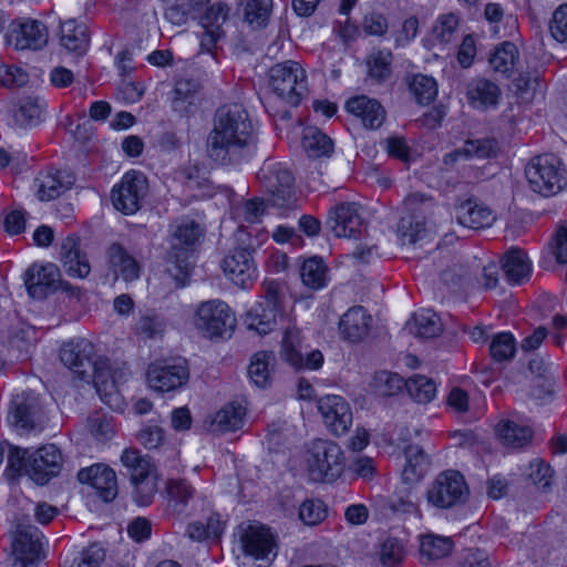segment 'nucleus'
I'll return each instance as SVG.
<instances>
[{"mask_svg":"<svg viewBox=\"0 0 567 567\" xmlns=\"http://www.w3.org/2000/svg\"><path fill=\"white\" fill-rule=\"evenodd\" d=\"M284 309L266 306L258 302L255 308L248 311L246 324L248 329L255 330L259 334H267L277 326L278 318L282 317Z\"/></svg>","mask_w":567,"mask_h":567,"instance_id":"bb28decb","label":"nucleus"},{"mask_svg":"<svg viewBox=\"0 0 567 567\" xmlns=\"http://www.w3.org/2000/svg\"><path fill=\"white\" fill-rule=\"evenodd\" d=\"M406 328L417 338L432 339L442 332V322L434 311L424 309L413 315L412 320L406 323Z\"/></svg>","mask_w":567,"mask_h":567,"instance_id":"c756f323","label":"nucleus"},{"mask_svg":"<svg viewBox=\"0 0 567 567\" xmlns=\"http://www.w3.org/2000/svg\"><path fill=\"white\" fill-rule=\"evenodd\" d=\"M300 344L299 329L296 326H288L281 343V355L292 367H301L303 364V355L299 350Z\"/></svg>","mask_w":567,"mask_h":567,"instance_id":"ea45409f","label":"nucleus"},{"mask_svg":"<svg viewBox=\"0 0 567 567\" xmlns=\"http://www.w3.org/2000/svg\"><path fill=\"white\" fill-rule=\"evenodd\" d=\"M237 326L234 311L224 301L215 302V339L231 338Z\"/></svg>","mask_w":567,"mask_h":567,"instance_id":"58836bf2","label":"nucleus"},{"mask_svg":"<svg viewBox=\"0 0 567 567\" xmlns=\"http://www.w3.org/2000/svg\"><path fill=\"white\" fill-rule=\"evenodd\" d=\"M405 464L402 480L408 484L417 483L430 468V458L420 445H409L404 450Z\"/></svg>","mask_w":567,"mask_h":567,"instance_id":"a878e982","label":"nucleus"},{"mask_svg":"<svg viewBox=\"0 0 567 567\" xmlns=\"http://www.w3.org/2000/svg\"><path fill=\"white\" fill-rule=\"evenodd\" d=\"M203 83L194 79H181L174 87V102H187L189 106L199 105L203 101Z\"/></svg>","mask_w":567,"mask_h":567,"instance_id":"37998d69","label":"nucleus"},{"mask_svg":"<svg viewBox=\"0 0 567 567\" xmlns=\"http://www.w3.org/2000/svg\"><path fill=\"white\" fill-rule=\"evenodd\" d=\"M59 40L62 48L78 55L84 54L90 43L86 27L75 20L61 23Z\"/></svg>","mask_w":567,"mask_h":567,"instance_id":"393cba45","label":"nucleus"},{"mask_svg":"<svg viewBox=\"0 0 567 567\" xmlns=\"http://www.w3.org/2000/svg\"><path fill=\"white\" fill-rule=\"evenodd\" d=\"M134 487L133 499L138 506H147L153 502V498L157 492V478L152 472L146 475H142L136 480H131Z\"/></svg>","mask_w":567,"mask_h":567,"instance_id":"49530a36","label":"nucleus"},{"mask_svg":"<svg viewBox=\"0 0 567 567\" xmlns=\"http://www.w3.org/2000/svg\"><path fill=\"white\" fill-rule=\"evenodd\" d=\"M245 21L252 29H261L269 20L272 0H241Z\"/></svg>","mask_w":567,"mask_h":567,"instance_id":"e433bc0d","label":"nucleus"},{"mask_svg":"<svg viewBox=\"0 0 567 567\" xmlns=\"http://www.w3.org/2000/svg\"><path fill=\"white\" fill-rule=\"evenodd\" d=\"M518 58V50L512 42H504L497 47L489 58V63L496 72L507 73Z\"/></svg>","mask_w":567,"mask_h":567,"instance_id":"09e8293b","label":"nucleus"},{"mask_svg":"<svg viewBox=\"0 0 567 567\" xmlns=\"http://www.w3.org/2000/svg\"><path fill=\"white\" fill-rule=\"evenodd\" d=\"M146 190L147 179H122L112 189L113 206L125 215L134 214Z\"/></svg>","mask_w":567,"mask_h":567,"instance_id":"aec40b11","label":"nucleus"},{"mask_svg":"<svg viewBox=\"0 0 567 567\" xmlns=\"http://www.w3.org/2000/svg\"><path fill=\"white\" fill-rule=\"evenodd\" d=\"M135 330L143 339H155L162 336L164 322L158 316H142L136 322Z\"/></svg>","mask_w":567,"mask_h":567,"instance_id":"e2e57ef3","label":"nucleus"},{"mask_svg":"<svg viewBox=\"0 0 567 567\" xmlns=\"http://www.w3.org/2000/svg\"><path fill=\"white\" fill-rule=\"evenodd\" d=\"M371 327L372 317L362 306L349 308L338 323L340 337L350 343L363 341L369 336Z\"/></svg>","mask_w":567,"mask_h":567,"instance_id":"a211bd4d","label":"nucleus"},{"mask_svg":"<svg viewBox=\"0 0 567 567\" xmlns=\"http://www.w3.org/2000/svg\"><path fill=\"white\" fill-rule=\"evenodd\" d=\"M549 33L558 43H567V3L559 6L549 21Z\"/></svg>","mask_w":567,"mask_h":567,"instance_id":"052dcab7","label":"nucleus"},{"mask_svg":"<svg viewBox=\"0 0 567 567\" xmlns=\"http://www.w3.org/2000/svg\"><path fill=\"white\" fill-rule=\"evenodd\" d=\"M373 385L378 395L391 396L399 393L405 386V382L396 373L380 371L374 375Z\"/></svg>","mask_w":567,"mask_h":567,"instance_id":"603ef678","label":"nucleus"},{"mask_svg":"<svg viewBox=\"0 0 567 567\" xmlns=\"http://www.w3.org/2000/svg\"><path fill=\"white\" fill-rule=\"evenodd\" d=\"M455 216L458 224L471 229L489 227L496 219L488 206L472 197L456 205Z\"/></svg>","mask_w":567,"mask_h":567,"instance_id":"4be33fe9","label":"nucleus"},{"mask_svg":"<svg viewBox=\"0 0 567 567\" xmlns=\"http://www.w3.org/2000/svg\"><path fill=\"white\" fill-rule=\"evenodd\" d=\"M327 516V509L319 499H307L299 508V518L303 524L313 526L321 523Z\"/></svg>","mask_w":567,"mask_h":567,"instance_id":"13d9d810","label":"nucleus"},{"mask_svg":"<svg viewBox=\"0 0 567 567\" xmlns=\"http://www.w3.org/2000/svg\"><path fill=\"white\" fill-rule=\"evenodd\" d=\"M515 340L508 332L496 334L489 344L491 355L498 362L512 359L515 354Z\"/></svg>","mask_w":567,"mask_h":567,"instance_id":"6e6d98bb","label":"nucleus"},{"mask_svg":"<svg viewBox=\"0 0 567 567\" xmlns=\"http://www.w3.org/2000/svg\"><path fill=\"white\" fill-rule=\"evenodd\" d=\"M275 361V354L270 351L257 352L250 361L248 374L251 381L259 388H266L271 383L270 364Z\"/></svg>","mask_w":567,"mask_h":567,"instance_id":"4c0bfd02","label":"nucleus"},{"mask_svg":"<svg viewBox=\"0 0 567 567\" xmlns=\"http://www.w3.org/2000/svg\"><path fill=\"white\" fill-rule=\"evenodd\" d=\"M244 553L250 556L257 567H268L277 556V542L269 528L249 524L240 537Z\"/></svg>","mask_w":567,"mask_h":567,"instance_id":"9d476101","label":"nucleus"},{"mask_svg":"<svg viewBox=\"0 0 567 567\" xmlns=\"http://www.w3.org/2000/svg\"><path fill=\"white\" fill-rule=\"evenodd\" d=\"M42 113V103L38 99L29 96L20 101L16 118L21 124L34 125L41 120Z\"/></svg>","mask_w":567,"mask_h":567,"instance_id":"4d7b16f0","label":"nucleus"},{"mask_svg":"<svg viewBox=\"0 0 567 567\" xmlns=\"http://www.w3.org/2000/svg\"><path fill=\"white\" fill-rule=\"evenodd\" d=\"M550 251L559 264H567V228L559 226L551 239Z\"/></svg>","mask_w":567,"mask_h":567,"instance_id":"774afa93","label":"nucleus"},{"mask_svg":"<svg viewBox=\"0 0 567 567\" xmlns=\"http://www.w3.org/2000/svg\"><path fill=\"white\" fill-rule=\"evenodd\" d=\"M167 3L165 18L172 24L182 25L189 19L202 28L197 32L199 50L193 62L200 63L203 55L213 54V3L210 0H164Z\"/></svg>","mask_w":567,"mask_h":567,"instance_id":"7ed1b4c3","label":"nucleus"},{"mask_svg":"<svg viewBox=\"0 0 567 567\" xmlns=\"http://www.w3.org/2000/svg\"><path fill=\"white\" fill-rule=\"evenodd\" d=\"M226 277L240 288L248 287L256 278L257 268L252 254L247 248L235 249L221 261Z\"/></svg>","mask_w":567,"mask_h":567,"instance_id":"dca6fc26","label":"nucleus"},{"mask_svg":"<svg viewBox=\"0 0 567 567\" xmlns=\"http://www.w3.org/2000/svg\"><path fill=\"white\" fill-rule=\"evenodd\" d=\"M468 487L464 476L453 470L440 473L426 492L427 503L436 508L447 509L465 502Z\"/></svg>","mask_w":567,"mask_h":567,"instance_id":"6e6552de","label":"nucleus"},{"mask_svg":"<svg viewBox=\"0 0 567 567\" xmlns=\"http://www.w3.org/2000/svg\"><path fill=\"white\" fill-rule=\"evenodd\" d=\"M302 146L310 157L329 156L333 152L332 140L316 127L305 130Z\"/></svg>","mask_w":567,"mask_h":567,"instance_id":"c9c22d12","label":"nucleus"},{"mask_svg":"<svg viewBox=\"0 0 567 567\" xmlns=\"http://www.w3.org/2000/svg\"><path fill=\"white\" fill-rule=\"evenodd\" d=\"M408 83L419 104H430L437 95L436 82L431 76L415 74Z\"/></svg>","mask_w":567,"mask_h":567,"instance_id":"c03bdc74","label":"nucleus"},{"mask_svg":"<svg viewBox=\"0 0 567 567\" xmlns=\"http://www.w3.org/2000/svg\"><path fill=\"white\" fill-rule=\"evenodd\" d=\"M190 323L198 334L213 338V302L202 301L194 309Z\"/></svg>","mask_w":567,"mask_h":567,"instance_id":"de8ad7c7","label":"nucleus"},{"mask_svg":"<svg viewBox=\"0 0 567 567\" xmlns=\"http://www.w3.org/2000/svg\"><path fill=\"white\" fill-rule=\"evenodd\" d=\"M94 344L84 338L64 342L60 349L61 362L81 379H93L100 399L113 410L123 405L117 382L118 378L106 359H94Z\"/></svg>","mask_w":567,"mask_h":567,"instance_id":"f257e3e1","label":"nucleus"},{"mask_svg":"<svg viewBox=\"0 0 567 567\" xmlns=\"http://www.w3.org/2000/svg\"><path fill=\"white\" fill-rule=\"evenodd\" d=\"M72 187V182L66 179H41L34 185L35 195L41 202H49L60 197Z\"/></svg>","mask_w":567,"mask_h":567,"instance_id":"5fc2aeb1","label":"nucleus"},{"mask_svg":"<svg viewBox=\"0 0 567 567\" xmlns=\"http://www.w3.org/2000/svg\"><path fill=\"white\" fill-rule=\"evenodd\" d=\"M502 269L511 284L520 285L530 276L527 255L520 249H511L503 259Z\"/></svg>","mask_w":567,"mask_h":567,"instance_id":"c85d7f7f","label":"nucleus"},{"mask_svg":"<svg viewBox=\"0 0 567 567\" xmlns=\"http://www.w3.org/2000/svg\"><path fill=\"white\" fill-rule=\"evenodd\" d=\"M453 542L449 537L423 535L420 543V555L426 561L442 559L451 554Z\"/></svg>","mask_w":567,"mask_h":567,"instance_id":"f704fd0d","label":"nucleus"},{"mask_svg":"<svg viewBox=\"0 0 567 567\" xmlns=\"http://www.w3.org/2000/svg\"><path fill=\"white\" fill-rule=\"evenodd\" d=\"M104 558V549L97 544H92L80 554V557L70 567H100Z\"/></svg>","mask_w":567,"mask_h":567,"instance_id":"69168bd1","label":"nucleus"},{"mask_svg":"<svg viewBox=\"0 0 567 567\" xmlns=\"http://www.w3.org/2000/svg\"><path fill=\"white\" fill-rule=\"evenodd\" d=\"M146 377L152 390L164 393L183 386L189 371L185 359L157 360L148 365Z\"/></svg>","mask_w":567,"mask_h":567,"instance_id":"1a4fd4ad","label":"nucleus"},{"mask_svg":"<svg viewBox=\"0 0 567 567\" xmlns=\"http://www.w3.org/2000/svg\"><path fill=\"white\" fill-rule=\"evenodd\" d=\"M61 261L66 274L74 278H85L91 272L86 254L81 249V240L70 235L61 244Z\"/></svg>","mask_w":567,"mask_h":567,"instance_id":"5701e85b","label":"nucleus"},{"mask_svg":"<svg viewBox=\"0 0 567 567\" xmlns=\"http://www.w3.org/2000/svg\"><path fill=\"white\" fill-rule=\"evenodd\" d=\"M268 86L285 104L296 107L308 93L306 71L292 60L276 63L268 71Z\"/></svg>","mask_w":567,"mask_h":567,"instance_id":"423d86ee","label":"nucleus"},{"mask_svg":"<svg viewBox=\"0 0 567 567\" xmlns=\"http://www.w3.org/2000/svg\"><path fill=\"white\" fill-rule=\"evenodd\" d=\"M391 61L390 51H373L367 60L369 75L378 81L386 79L391 74Z\"/></svg>","mask_w":567,"mask_h":567,"instance_id":"864d4df0","label":"nucleus"},{"mask_svg":"<svg viewBox=\"0 0 567 567\" xmlns=\"http://www.w3.org/2000/svg\"><path fill=\"white\" fill-rule=\"evenodd\" d=\"M203 235L202 226L192 219H183L173 233L166 270L178 288L185 287L188 282L192 270L190 257Z\"/></svg>","mask_w":567,"mask_h":567,"instance_id":"20e7f679","label":"nucleus"},{"mask_svg":"<svg viewBox=\"0 0 567 567\" xmlns=\"http://www.w3.org/2000/svg\"><path fill=\"white\" fill-rule=\"evenodd\" d=\"M121 463L128 470L131 480L153 472L150 458L135 449H125L121 455Z\"/></svg>","mask_w":567,"mask_h":567,"instance_id":"a18cd8bd","label":"nucleus"},{"mask_svg":"<svg viewBox=\"0 0 567 567\" xmlns=\"http://www.w3.org/2000/svg\"><path fill=\"white\" fill-rule=\"evenodd\" d=\"M33 403L24 395H17L9 412L10 423L21 430H30L33 427L32 420Z\"/></svg>","mask_w":567,"mask_h":567,"instance_id":"79ce46f5","label":"nucleus"},{"mask_svg":"<svg viewBox=\"0 0 567 567\" xmlns=\"http://www.w3.org/2000/svg\"><path fill=\"white\" fill-rule=\"evenodd\" d=\"M261 288L264 291V300L261 302L272 308L284 309L282 300L285 292L280 282L272 279H266L262 281Z\"/></svg>","mask_w":567,"mask_h":567,"instance_id":"0e129e2a","label":"nucleus"},{"mask_svg":"<svg viewBox=\"0 0 567 567\" xmlns=\"http://www.w3.org/2000/svg\"><path fill=\"white\" fill-rule=\"evenodd\" d=\"M409 395L417 403H429L436 394V385L425 375L415 374L405 381Z\"/></svg>","mask_w":567,"mask_h":567,"instance_id":"a19ab883","label":"nucleus"},{"mask_svg":"<svg viewBox=\"0 0 567 567\" xmlns=\"http://www.w3.org/2000/svg\"><path fill=\"white\" fill-rule=\"evenodd\" d=\"M347 111L359 117L367 128L380 127L385 118V111L382 105L365 95L353 96L346 104Z\"/></svg>","mask_w":567,"mask_h":567,"instance_id":"b1692460","label":"nucleus"},{"mask_svg":"<svg viewBox=\"0 0 567 567\" xmlns=\"http://www.w3.org/2000/svg\"><path fill=\"white\" fill-rule=\"evenodd\" d=\"M346 457L333 441L317 439L307 453V471L313 482H333L344 471Z\"/></svg>","mask_w":567,"mask_h":567,"instance_id":"0eeeda50","label":"nucleus"},{"mask_svg":"<svg viewBox=\"0 0 567 567\" xmlns=\"http://www.w3.org/2000/svg\"><path fill=\"white\" fill-rule=\"evenodd\" d=\"M246 408L239 402H229L215 414L216 432H235L244 425Z\"/></svg>","mask_w":567,"mask_h":567,"instance_id":"72a5a7b5","label":"nucleus"},{"mask_svg":"<svg viewBox=\"0 0 567 567\" xmlns=\"http://www.w3.org/2000/svg\"><path fill=\"white\" fill-rule=\"evenodd\" d=\"M168 505L181 512L194 496V488L184 480L169 481L167 483Z\"/></svg>","mask_w":567,"mask_h":567,"instance_id":"8fccbe9b","label":"nucleus"},{"mask_svg":"<svg viewBox=\"0 0 567 567\" xmlns=\"http://www.w3.org/2000/svg\"><path fill=\"white\" fill-rule=\"evenodd\" d=\"M327 225L339 238H355L363 230V220L354 203H341L331 208Z\"/></svg>","mask_w":567,"mask_h":567,"instance_id":"2eb2a0df","label":"nucleus"},{"mask_svg":"<svg viewBox=\"0 0 567 567\" xmlns=\"http://www.w3.org/2000/svg\"><path fill=\"white\" fill-rule=\"evenodd\" d=\"M465 158H487L497 152V143L492 138L468 140L464 144Z\"/></svg>","mask_w":567,"mask_h":567,"instance_id":"bf43d9fd","label":"nucleus"},{"mask_svg":"<svg viewBox=\"0 0 567 567\" xmlns=\"http://www.w3.org/2000/svg\"><path fill=\"white\" fill-rule=\"evenodd\" d=\"M499 93L498 86L485 79H476L467 84L466 95L470 103L475 107L496 105Z\"/></svg>","mask_w":567,"mask_h":567,"instance_id":"7c9ffc66","label":"nucleus"},{"mask_svg":"<svg viewBox=\"0 0 567 567\" xmlns=\"http://www.w3.org/2000/svg\"><path fill=\"white\" fill-rule=\"evenodd\" d=\"M404 206L406 214L400 218L396 231L403 245H414L431 229L436 204L431 195L411 193Z\"/></svg>","mask_w":567,"mask_h":567,"instance_id":"39448f33","label":"nucleus"},{"mask_svg":"<svg viewBox=\"0 0 567 567\" xmlns=\"http://www.w3.org/2000/svg\"><path fill=\"white\" fill-rule=\"evenodd\" d=\"M213 508L208 505L203 518L188 523L185 535L195 543H208L212 535Z\"/></svg>","mask_w":567,"mask_h":567,"instance_id":"3c124183","label":"nucleus"},{"mask_svg":"<svg viewBox=\"0 0 567 567\" xmlns=\"http://www.w3.org/2000/svg\"><path fill=\"white\" fill-rule=\"evenodd\" d=\"M42 538L34 526L19 528L12 543L13 567H35L42 556Z\"/></svg>","mask_w":567,"mask_h":567,"instance_id":"ddd939ff","label":"nucleus"},{"mask_svg":"<svg viewBox=\"0 0 567 567\" xmlns=\"http://www.w3.org/2000/svg\"><path fill=\"white\" fill-rule=\"evenodd\" d=\"M495 433L503 445L513 449L525 446L533 437V431L529 426L518 424L512 420L499 421L495 427Z\"/></svg>","mask_w":567,"mask_h":567,"instance_id":"cd10ccee","label":"nucleus"},{"mask_svg":"<svg viewBox=\"0 0 567 567\" xmlns=\"http://www.w3.org/2000/svg\"><path fill=\"white\" fill-rule=\"evenodd\" d=\"M89 430L99 440H109L114 434L111 419L100 413L89 417Z\"/></svg>","mask_w":567,"mask_h":567,"instance_id":"338daca9","label":"nucleus"},{"mask_svg":"<svg viewBox=\"0 0 567 567\" xmlns=\"http://www.w3.org/2000/svg\"><path fill=\"white\" fill-rule=\"evenodd\" d=\"M6 38L16 50L37 51L48 43V30L39 20L22 18L11 22Z\"/></svg>","mask_w":567,"mask_h":567,"instance_id":"9b49d317","label":"nucleus"},{"mask_svg":"<svg viewBox=\"0 0 567 567\" xmlns=\"http://www.w3.org/2000/svg\"><path fill=\"white\" fill-rule=\"evenodd\" d=\"M28 293L34 299H43L55 292L61 286V274L56 265H31L24 275Z\"/></svg>","mask_w":567,"mask_h":567,"instance_id":"f8f14e48","label":"nucleus"},{"mask_svg":"<svg viewBox=\"0 0 567 567\" xmlns=\"http://www.w3.org/2000/svg\"><path fill=\"white\" fill-rule=\"evenodd\" d=\"M109 269L115 278H122L126 282L135 281L141 276V264L121 244L113 243L106 250Z\"/></svg>","mask_w":567,"mask_h":567,"instance_id":"412c9836","label":"nucleus"},{"mask_svg":"<svg viewBox=\"0 0 567 567\" xmlns=\"http://www.w3.org/2000/svg\"><path fill=\"white\" fill-rule=\"evenodd\" d=\"M254 145L248 112L237 103L220 106L215 114V165L239 163Z\"/></svg>","mask_w":567,"mask_h":567,"instance_id":"f03ea898","label":"nucleus"},{"mask_svg":"<svg viewBox=\"0 0 567 567\" xmlns=\"http://www.w3.org/2000/svg\"><path fill=\"white\" fill-rule=\"evenodd\" d=\"M62 465V454L54 444H48L37 450L29 457V475L39 484H44L51 476L59 473Z\"/></svg>","mask_w":567,"mask_h":567,"instance_id":"6ab92c4d","label":"nucleus"},{"mask_svg":"<svg viewBox=\"0 0 567 567\" xmlns=\"http://www.w3.org/2000/svg\"><path fill=\"white\" fill-rule=\"evenodd\" d=\"M300 277L306 287L319 290L324 288L329 281V268L321 257L313 256L303 261Z\"/></svg>","mask_w":567,"mask_h":567,"instance_id":"2f4dec72","label":"nucleus"},{"mask_svg":"<svg viewBox=\"0 0 567 567\" xmlns=\"http://www.w3.org/2000/svg\"><path fill=\"white\" fill-rule=\"evenodd\" d=\"M318 410L329 431L337 436L346 434L352 424L349 403L340 395H326L318 402Z\"/></svg>","mask_w":567,"mask_h":567,"instance_id":"4468645a","label":"nucleus"},{"mask_svg":"<svg viewBox=\"0 0 567 567\" xmlns=\"http://www.w3.org/2000/svg\"><path fill=\"white\" fill-rule=\"evenodd\" d=\"M78 480L93 487L104 502H111L117 495L116 474L107 465L94 464L82 468L78 473Z\"/></svg>","mask_w":567,"mask_h":567,"instance_id":"f3484780","label":"nucleus"},{"mask_svg":"<svg viewBox=\"0 0 567 567\" xmlns=\"http://www.w3.org/2000/svg\"><path fill=\"white\" fill-rule=\"evenodd\" d=\"M526 177H563L567 169L561 161L554 154L535 156L525 167Z\"/></svg>","mask_w":567,"mask_h":567,"instance_id":"473e14b6","label":"nucleus"},{"mask_svg":"<svg viewBox=\"0 0 567 567\" xmlns=\"http://www.w3.org/2000/svg\"><path fill=\"white\" fill-rule=\"evenodd\" d=\"M563 179H526V186L540 197H550L557 195L567 187V182Z\"/></svg>","mask_w":567,"mask_h":567,"instance_id":"680f3d73","label":"nucleus"}]
</instances>
